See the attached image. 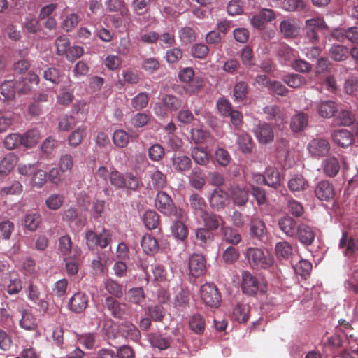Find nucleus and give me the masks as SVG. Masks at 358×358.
Here are the masks:
<instances>
[{
	"instance_id": "nucleus-1",
	"label": "nucleus",
	"mask_w": 358,
	"mask_h": 358,
	"mask_svg": "<svg viewBox=\"0 0 358 358\" xmlns=\"http://www.w3.org/2000/svg\"><path fill=\"white\" fill-rule=\"evenodd\" d=\"M245 255L250 266L254 269L267 270L273 266V257L268 251L258 248H249Z\"/></svg>"
},
{
	"instance_id": "nucleus-2",
	"label": "nucleus",
	"mask_w": 358,
	"mask_h": 358,
	"mask_svg": "<svg viewBox=\"0 0 358 358\" xmlns=\"http://www.w3.org/2000/svg\"><path fill=\"white\" fill-rule=\"evenodd\" d=\"M241 286L243 294L249 296L264 294L267 291V285L264 280H259L248 271L242 272Z\"/></svg>"
},
{
	"instance_id": "nucleus-3",
	"label": "nucleus",
	"mask_w": 358,
	"mask_h": 358,
	"mask_svg": "<svg viewBox=\"0 0 358 358\" xmlns=\"http://www.w3.org/2000/svg\"><path fill=\"white\" fill-rule=\"evenodd\" d=\"M110 181L117 189L135 191L138 189L141 180L131 173H122L113 171L110 174Z\"/></svg>"
},
{
	"instance_id": "nucleus-4",
	"label": "nucleus",
	"mask_w": 358,
	"mask_h": 358,
	"mask_svg": "<svg viewBox=\"0 0 358 358\" xmlns=\"http://www.w3.org/2000/svg\"><path fill=\"white\" fill-rule=\"evenodd\" d=\"M200 296L205 305L210 308L219 307L222 301L220 292L211 282H206L201 287Z\"/></svg>"
},
{
	"instance_id": "nucleus-5",
	"label": "nucleus",
	"mask_w": 358,
	"mask_h": 358,
	"mask_svg": "<svg viewBox=\"0 0 358 358\" xmlns=\"http://www.w3.org/2000/svg\"><path fill=\"white\" fill-rule=\"evenodd\" d=\"M323 29L327 30L329 27L322 17L308 19L305 22L306 37L313 44H316L319 42L318 31Z\"/></svg>"
},
{
	"instance_id": "nucleus-6",
	"label": "nucleus",
	"mask_w": 358,
	"mask_h": 358,
	"mask_svg": "<svg viewBox=\"0 0 358 358\" xmlns=\"http://www.w3.org/2000/svg\"><path fill=\"white\" fill-rule=\"evenodd\" d=\"M338 247L344 249L343 254L348 257L358 255V236H349L347 231H343Z\"/></svg>"
},
{
	"instance_id": "nucleus-7",
	"label": "nucleus",
	"mask_w": 358,
	"mask_h": 358,
	"mask_svg": "<svg viewBox=\"0 0 358 358\" xmlns=\"http://www.w3.org/2000/svg\"><path fill=\"white\" fill-rule=\"evenodd\" d=\"M155 205L162 213L166 215H175L178 211V209L175 207L171 198L162 191L157 193Z\"/></svg>"
},
{
	"instance_id": "nucleus-8",
	"label": "nucleus",
	"mask_w": 358,
	"mask_h": 358,
	"mask_svg": "<svg viewBox=\"0 0 358 358\" xmlns=\"http://www.w3.org/2000/svg\"><path fill=\"white\" fill-rule=\"evenodd\" d=\"M174 216L176 220L171 227L172 234L176 238L184 241L188 236V229L185 224V222L187 220V214L185 210L179 208L178 213Z\"/></svg>"
},
{
	"instance_id": "nucleus-9",
	"label": "nucleus",
	"mask_w": 358,
	"mask_h": 358,
	"mask_svg": "<svg viewBox=\"0 0 358 358\" xmlns=\"http://www.w3.org/2000/svg\"><path fill=\"white\" fill-rule=\"evenodd\" d=\"M103 306L115 318L122 319L127 315V304L122 303L111 296L106 298Z\"/></svg>"
},
{
	"instance_id": "nucleus-10",
	"label": "nucleus",
	"mask_w": 358,
	"mask_h": 358,
	"mask_svg": "<svg viewBox=\"0 0 358 358\" xmlns=\"http://www.w3.org/2000/svg\"><path fill=\"white\" fill-rule=\"evenodd\" d=\"M206 268V259L200 254H193L189 259V271L190 275L195 278L200 277L205 273Z\"/></svg>"
},
{
	"instance_id": "nucleus-11",
	"label": "nucleus",
	"mask_w": 358,
	"mask_h": 358,
	"mask_svg": "<svg viewBox=\"0 0 358 358\" xmlns=\"http://www.w3.org/2000/svg\"><path fill=\"white\" fill-rule=\"evenodd\" d=\"M308 150L313 157H324L329 154L330 145L325 139H313L308 143Z\"/></svg>"
},
{
	"instance_id": "nucleus-12",
	"label": "nucleus",
	"mask_w": 358,
	"mask_h": 358,
	"mask_svg": "<svg viewBox=\"0 0 358 358\" xmlns=\"http://www.w3.org/2000/svg\"><path fill=\"white\" fill-rule=\"evenodd\" d=\"M315 194L321 201H330L335 195L334 186L327 180L319 182L315 187Z\"/></svg>"
},
{
	"instance_id": "nucleus-13",
	"label": "nucleus",
	"mask_w": 358,
	"mask_h": 358,
	"mask_svg": "<svg viewBox=\"0 0 358 358\" xmlns=\"http://www.w3.org/2000/svg\"><path fill=\"white\" fill-rule=\"evenodd\" d=\"M250 234L252 237L262 240L266 236L267 229L264 222L257 215L252 216L250 222Z\"/></svg>"
},
{
	"instance_id": "nucleus-14",
	"label": "nucleus",
	"mask_w": 358,
	"mask_h": 358,
	"mask_svg": "<svg viewBox=\"0 0 358 358\" xmlns=\"http://www.w3.org/2000/svg\"><path fill=\"white\" fill-rule=\"evenodd\" d=\"M299 224H298L297 222L289 215L283 216L278 221V226L279 229L287 236L290 238L296 236Z\"/></svg>"
},
{
	"instance_id": "nucleus-15",
	"label": "nucleus",
	"mask_w": 358,
	"mask_h": 358,
	"mask_svg": "<svg viewBox=\"0 0 358 358\" xmlns=\"http://www.w3.org/2000/svg\"><path fill=\"white\" fill-rule=\"evenodd\" d=\"M315 234L313 228L306 223H300L297 228V232L294 238H296L301 243L306 245H310L315 240Z\"/></svg>"
},
{
	"instance_id": "nucleus-16",
	"label": "nucleus",
	"mask_w": 358,
	"mask_h": 358,
	"mask_svg": "<svg viewBox=\"0 0 358 358\" xmlns=\"http://www.w3.org/2000/svg\"><path fill=\"white\" fill-rule=\"evenodd\" d=\"M88 305V296L81 292L75 293L69 300V309L76 313L83 312Z\"/></svg>"
},
{
	"instance_id": "nucleus-17",
	"label": "nucleus",
	"mask_w": 358,
	"mask_h": 358,
	"mask_svg": "<svg viewBox=\"0 0 358 358\" xmlns=\"http://www.w3.org/2000/svg\"><path fill=\"white\" fill-rule=\"evenodd\" d=\"M288 189L296 196H299L301 192L306 191L309 183L301 175H295L290 178L287 182Z\"/></svg>"
},
{
	"instance_id": "nucleus-18",
	"label": "nucleus",
	"mask_w": 358,
	"mask_h": 358,
	"mask_svg": "<svg viewBox=\"0 0 358 358\" xmlns=\"http://www.w3.org/2000/svg\"><path fill=\"white\" fill-rule=\"evenodd\" d=\"M255 136L262 144L271 143L274 138V134L271 127L267 123L258 124L255 129Z\"/></svg>"
},
{
	"instance_id": "nucleus-19",
	"label": "nucleus",
	"mask_w": 358,
	"mask_h": 358,
	"mask_svg": "<svg viewBox=\"0 0 358 358\" xmlns=\"http://www.w3.org/2000/svg\"><path fill=\"white\" fill-rule=\"evenodd\" d=\"M229 201L227 192L220 188L215 189L210 198V206L217 210L224 208Z\"/></svg>"
},
{
	"instance_id": "nucleus-20",
	"label": "nucleus",
	"mask_w": 358,
	"mask_h": 358,
	"mask_svg": "<svg viewBox=\"0 0 358 358\" xmlns=\"http://www.w3.org/2000/svg\"><path fill=\"white\" fill-rule=\"evenodd\" d=\"M280 31L285 38H294L299 34V27L294 19H287L280 23Z\"/></svg>"
},
{
	"instance_id": "nucleus-21",
	"label": "nucleus",
	"mask_w": 358,
	"mask_h": 358,
	"mask_svg": "<svg viewBox=\"0 0 358 358\" xmlns=\"http://www.w3.org/2000/svg\"><path fill=\"white\" fill-rule=\"evenodd\" d=\"M195 243L201 248L210 245L214 240V234L210 229L201 227L195 231Z\"/></svg>"
},
{
	"instance_id": "nucleus-22",
	"label": "nucleus",
	"mask_w": 358,
	"mask_h": 358,
	"mask_svg": "<svg viewBox=\"0 0 358 358\" xmlns=\"http://www.w3.org/2000/svg\"><path fill=\"white\" fill-rule=\"evenodd\" d=\"M234 203L239 206H245L248 200V192L238 185H231L228 188Z\"/></svg>"
},
{
	"instance_id": "nucleus-23",
	"label": "nucleus",
	"mask_w": 358,
	"mask_h": 358,
	"mask_svg": "<svg viewBox=\"0 0 358 358\" xmlns=\"http://www.w3.org/2000/svg\"><path fill=\"white\" fill-rule=\"evenodd\" d=\"M329 55L334 61L343 62L350 55V49L343 45H333L329 50Z\"/></svg>"
},
{
	"instance_id": "nucleus-24",
	"label": "nucleus",
	"mask_w": 358,
	"mask_h": 358,
	"mask_svg": "<svg viewBox=\"0 0 358 358\" xmlns=\"http://www.w3.org/2000/svg\"><path fill=\"white\" fill-rule=\"evenodd\" d=\"M28 293L29 299L38 305L39 310L45 313L48 309V303L40 298V292L37 286L30 282L28 286Z\"/></svg>"
},
{
	"instance_id": "nucleus-25",
	"label": "nucleus",
	"mask_w": 358,
	"mask_h": 358,
	"mask_svg": "<svg viewBox=\"0 0 358 358\" xmlns=\"http://www.w3.org/2000/svg\"><path fill=\"white\" fill-rule=\"evenodd\" d=\"M264 184L268 187L277 189L280 185V177L278 171L274 168L266 170L262 178Z\"/></svg>"
},
{
	"instance_id": "nucleus-26",
	"label": "nucleus",
	"mask_w": 358,
	"mask_h": 358,
	"mask_svg": "<svg viewBox=\"0 0 358 358\" xmlns=\"http://www.w3.org/2000/svg\"><path fill=\"white\" fill-rule=\"evenodd\" d=\"M334 142L342 148L350 145L353 141V137L350 132L346 129L335 131L332 134Z\"/></svg>"
},
{
	"instance_id": "nucleus-27",
	"label": "nucleus",
	"mask_w": 358,
	"mask_h": 358,
	"mask_svg": "<svg viewBox=\"0 0 358 358\" xmlns=\"http://www.w3.org/2000/svg\"><path fill=\"white\" fill-rule=\"evenodd\" d=\"M204 80L200 76H196L189 83L185 84L183 88L187 94L194 96L199 94L203 89Z\"/></svg>"
},
{
	"instance_id": "nucleus-28",
	"label": "nucleus",
	"mask_w": 358,
	"mask_h": 358,
	"mask_svg": "<svg viewBox=\"0 0 358 358\" xmlns=\"http://www.w3.org/2000/svg\"><path fill=\"white\" fill-rule=\"evenodd\" d=\"M189 327L195 334H202L206 327L204 317L199 313L192 314L189 317Z\"/></svg>"
},
{
	"instance_id": "nucleus-29",
	"label": "nucleus",
	"mask_w": 358,
	"mask_h": 358,
	"mask_svg": "<svg viewBox=\"0 0 358 358\" xmlns=\"http://www.w3.org/2000/svg\"><path fill=\"white\" fill-rule=\"evenodd\" d=\"M201 217L204 222L205 228L210 229L212 232L218 229L222 221L220 215L208 212H203Z\"/></svg>"
},
{
	"instance_id": "nucleus-30",
	"label": "nucleus",
	"mask_w": 358,
	"mask_h": 358,
	"mask_svg": "<svg viewBox=\"0 0 358 358\" xmlns=\"http://www.w3.org/2000/svg\"><path fill=\"white\" fill-rule=\"evenodd\" d=\"M317 110L320 115L329 118L336 112V105L333 101H322L317 106Z\"/></svg>"
},
{
	"instance_id": "nucleus-31",
	"label": "nucleus",
	"mask_w": 358,
	"mask_h": 358,
	"mask_svg": "<svg viewBox=\"0 0 358 358\" xmlns=\"http://www.w3.org/2000/svg\"><path fill=\"white\" fill-rule=\"evenodd\" d=\"M17 81L15 80H8L3 81L0 86V93L3 96L4 100L13 99L15 95V85Z\"/></svg>"
},
{
	"instance_id": "nucleus-32",
	"label": "nucleus",
	"mask_w": 358,
	"mask_h": 358,
	"mask_svg": "<svg viewBox=\"0 0 358 358\" xmlns=\"http://www.w3.org/2000/svg\"><path fill=\"white\" fill-rule=\"evenodd\" d=\"M323 171L329 177L336 176L340 170V164L337 158H327L323 162Z\"/></svg>"
},
{
	"instance_id": "nucleus-33",
	"label": "nucleus",
	"mask_w": 358,
	"mask_h": 358,
	"mask_svg": "<svg viewBox=\"0 0 358 358\" xmlns=\"http://www.w3.org/2000/svg\"><path fill=\"white\" fill-rule=\"evenodd\" d=\"M22 137V145L25 148L34 146L40 140V133L37 129H29L25 132Z\"/></svg>"
},
{
	"instance_id": "nucleus-34",
	"label": "nucleus",
	"mask_w": 358,
	"mask_h": 358,
	"mask_svg": "<svg viewBox=\"0 0 358 358\" xmlns=\"http://www.w3.org/2000/svg\"><path fill=\"white\" fill-rule=\"evenodd\" d=\"M127 296L129 302L139 306H142L145 299V294L142 287H134L129 289Z\"/></svg>"
},
{
	"instance_id": "nucleus-35",
	"label": "nucleus",
	"mask_w": 358,
	"mask_h": 358,
	"mask_svg": "<svg viewBox=\"0 0 358 358\" xmlns=\"http://www.w3.org/2000/svg\"><path fill=\"white\" fill-rule=\"evenodd\" d=\"M0 286L3 287L10 295L19 293L23 287L22 282L19 278H10L8 282L5 280L0 284Z\"/></svg>"
},
{
	"instance_id": "nucleus-36",
	"label": "nucleus",
	"mask_w": 358,
	"mask_h": 358,
	"mask_svg": "<svg viewBox=\"0 0 358 358\" xmlns=\"http://www.w3.org/2000/svg\"><path fill=\"white\" fill-rule=\"evenodd\" d=\"M308 115L303 113L295 115L291 121V129L294 132H299L305 129L308 124Z\"/></svg>"
},
{
	"instance_id": "nucleus-37",
	"label": "nucleus",
	"mask_w": 358,
	"mask_h": 358,
	"mask_svg": "<svg viewBox=\"0 0 358 358\" xmlns=\"http://www.w3.org/2000/svg\"><path fill=\"white\" fill-rule=\"evenodd\" d=\"M249 306L238 303L233 310V317L238 322H245L249 318Z\"/></svg>"
},
{
	"instance_id": "nucleus-38",
	"label": "nucleus",
	"mask_w": 358,
	"mask_h": 358,
	"mask_svg": "<svg viewBox=\"0 0 358 358\" xmlns=\"http://www.w3.org/2000/svg\"><path fill=\"white\" fill-rule=\"evenodd\" d=\"M141 246L147 254L156 252L159 249L157 239L150 234L143 236L141 240Z\"/></svg>"
},
{
	"instance_id": "nucleus-39",
	"label": "nucleus",
	"mask_w": 358,
	"mask_h": 358,
	"mask_svg": "<svg viewBox=\"0 0 358 358\" xmlns=\"http://www.w3.org/2000/svg\"><path fill=\"white\" fill-rule=\"evenodd\" d=\"M237 142L239 149L244 155L251 153L253 148L252 138L246 133H242L238 135Z\"/></svg>"
},
{
	"instance_id": "nucleus-40",
	"label": "nucleus",
	"mask_w": 358,
	"mask_h": 358,
	"mask_svg": "<svg viewBox=\"0 0 358 358\" xmlns=\"http://www.w3.org/2000/svg\"><path fill=\"white\" fill-rule=\"evenodd\" d=\"M249 86L245 81L237 82L233 89V96L235 101H241L244 100L248 94Z\"/></svg>"
},
{
	"instance_id": "nucleus-41",
	"label": "nucleus",
	"mask_w": 358,
	"mask_h": 358,
	"mask_svg": "<svg viewBox=\"0 0 358 358\" xmlns=\"http://www.w3.org/2000/svg\"><path fill=\"white\" fill-rule=\"evenodd\" d=\"M287 208L288 212L295 217H300L304 213V208L302 203L292 197L287 199Z\"/></svg>"
},
{
	"instance_id": "nucleus-42",
	"label": "nucleus",
	"mask_w": 358,
	"mask_h": 358,
	"mask_svg": "<svg viewBox=\"0 0 358 358\" xmlns=\"http://www.w3.org/2000/svg\"><path fill=\"white\" fill-rule=\"evenodd\" d=\"M20 326L25 330L34 331L37 327L34 316L31 313L24 310L20 320Z\"/></svg>"
},
{
	"instance_id": "nucleus-43",
	"label": "nucleus",
	"mask_w": 358,
	"mask_h": 358,
	"mask_svg": "<svg viewBox=\"0 0 358 358\" xmlns=\"http://www.w3.org/2000/svg\"><path fill=\"white\" fill-rule=\"evenodd\" d=\"M143 222L148 229H155L159 224V216L154 210H147L143 215Z\"/></svg>"
},
{
	"instance_id": "nucleus-44",
	"label": "nucleus",
	"mask_w": 358,
	"mask_h": 358,
	"mask_svg": "<svg viewBox=\"0 0 358 358\" xmlns=\"http://www.w3.org/2000/svg\"><path fill=\"white\" fill-rule=\"evenodd\" d=\"M283 81L292 88H298L306 83V79L296 73L286 75L283 77Z\"/></svg>"
},
{
	"instance_id": "nucleus-45",
	"label": "nucleus",
	"mask_w": 358,
	"mask_h": 358,
	"mask_svg": "<svg viewBox=\"0 0 358 358\" xmlns=\"http://www.w3.org/2000/svg\"><path fill=\"white\" fill-rule=\"evenodd\" d=\"M166 184V179L165 175L162 172L157 171H155L151 176V180L148 184L150 189H160L165 187Z\"/></svg>"
},
{
	"instance_id": "nucleus-46",
	"label": "nucleus",
	"mask_w": 358,
	"mask_h": 358,
	"mask_svg": "<svg viewBox=\"0 0 358 358\" xmlns=\"http://www.w3.org/2000/svg\"><path fill=\"white\" fill-rule=\"evenodd\" d=\"M189 203L192 209L194 210L196 213H201L203 214L205 211L206 202L203 197L199 194L194 193L189 197Z\"/></svg>"
},
{
	"instance_id": "nucleus-47",
	"label": "nucleus",
	"mask_w": 358,
	"mask_h": 358,
	"mask_svg": "<svg viewBox=\"0 0 358 358\" xmlns=\"http://www.w3.org/2000/svg\"><path fill=\"white\" fill-rule=\"evenodd\" d=\"M275 254L278 257L288 259L292 254V247L287 241L279 242L276 244Z\"/></svg>"
},
{
	"instance_id": "nucleus-48",
	"label": "nucleus",
	"mask_w": 358,
	"mask_h": 358,
	"mask_svg": "<svg viewBox=\"0 0 358 358\" xmlns=\"http://www.w3.org/2000/svg\"><path fill=\"white\" fill-rule=\"evenodd\" d=\"M223 230V236L227 243L233 245H237L241 241V236L238 231L231 227H224Z\"/></svg>"
},
{
	"instance_id": "nucleus-49",
	"label": "nucleus",
	"mask_w": 358,
	"mask_h": 358,
	"mask_svg": "<svg viewBox=\"0 0 358 358\" xmlns=\"http://www.w3.org/2000/svg\"><path fill=\"white\" fill-rule=\"evenodd\" d=\"M105 288L110 294L116 298H121L123 296L122 285L111 279L106 281Z\"/></svg>"
},
{
	"instance_id": "nucleus-50",
	"label": "nucleus",
	"mask_w": 358,
	"mask_h": 358,
	"mask_svg": "<svg viewBox=\"0 0 358 358\" xmlns=\"http://www.w3.org/2000/svg\"><path fill=\"white\" fill-rule=\"evenodd\" d=\"M72 249V241L69 236L65 235L59 238L58 250L64 256L71 253Z\"/></svg>"
},
{
	"instance_id": "nucleus-51",
	"label": "nucleus",
	"mask_w": 358,
	"mask_h": 358,
	"mask_svg": "<svg viewBox=\"0 0 358 358\" xmlns=\"http://www.w3.org/2000/svg\"><path fill=\"white\" fill-rule=\"evenodd\" d=\"M14 228V224L10 220H0V239H9Z\"/></svg>"
},
{
	"instance_id": "nucleus-52",
	"label": "nucleus",
	"mask_w": 358,
	"mask_h": 358,
	"mask_svg": "<svg viewBox=\"0 0 358 358\" xmlns=\"http://www.w3.org/2000/svg\"><path fill=\"white\" fill-rule=\"evenodd\" d=\"M41 222V217L36 213L28 214L24 218V225L26 228L31 231H34L37 229Z\"/></svg>"
},
{
	"instance_id": "nucleus-53",
	"label": "nucleus",
	"mask_w": 358,
	"mask_h": 358,
	"mask_svg": "<svg viewBox=\"0 0 358 358\" xmlns=\"http://www.w3.org/2000/svg\"><path fill=\"white\" fill-rule=\"evenodd\" d=\"M3 143L8 150H13L19 145H22L21 135L15 133L10 134L5 138Z\"/></svg>"
},
{
	"instance_id": "nucleus-54",
	"label": "nucleus",
	"mask_w": 358,
	"mask_h": 358,
	"mask_svg": "<svg viewBox=\"0 0 358 358\" xmlns=\"http://www.w3.org/2000/svg\"><path fill=\"white\" fill-rule=\"evenodd\" d=\"M78 16L76 14L71 13L65 17L62 23V27L65 31L69 32L78 25Z\"/></svg>"
},
{
	"instance_id": "nucleus-55",
	"label": "nucleus",
	"mask_w": 358,
	"mask_h": 358,
	"mask_svg": "<svg viewBox=\"0 0 358 358\" xmlns=\"http://www.w3.org/2000/svg\"><path fill=\"white\" fill-rule=\"evenodd\" d=\"M24 27L28 32L35 34L40 30L41 24L38 19L31 15H29L25 18Z\"/></svg>"
},
{
	"instance_id": "nucleus-56",
	"label": "nucleus",
	"mask_w": 358,
	"mask_h": 358,
	"mask_svg": "<svg viewBox=\"0 0 358 358\" xmlns=\"http://www.w3.org/2000/svg\"><path fill=\"white\" fill-rule=\"evenodd\" d=\"M15 158H2L0 161V176H7L16 165Z\"/></svg>"
},
{
	"instance_id": "nucleus-57",
	"label": "nucleus",
	"mask_w": 358,
	"mask_h": 358,
	"mask_svg": "<svg viewBox=\"0 0 358 358\" xmlns=\"http://www.w3.org/2000/svg\"><path fill=\"white\" fill-rule=\"evenodd\" d=\"M191 52L194 57L202 59L208 56L209 48L203 43H196L192 47Z\"/></svg>"
},
{
	"instance_id": "nucleus-58",
	"label": "nucleus",
	"mask_w": 358,
	"mask_h": 358,
	"mask_svg": "<svg viewBox=\"0 0 358 358\" xmlns=\"http://www.w3.org/2000/svg\"><path fill=\"white\" fill-rule=\"evenodd\" d=\"M120 329L126 336L131 339H137L140 336L138 329L130 322H124L120 325Z\"/></svg>"
},
{
	"instance_id": "nucleus-59",
	"label": "nucleus",
	"mask_w": 358,
	"mask_h": 358,
	"mask_svg": "<svg viewBox=\"0 0 358 358\" xmlns=\"http://www.w3.org/2000/svg\"><path fill=\"white\" fill-rule=\"evenodd\" d=\"M282 8L286 11L292 12L303 10L305 8V4L303 0H284Z\"/></svg>"
},
{
	"instance_id": "nucleus-60",
	"label": "nucleus",
	"mask_w": 358,
	"mask_h": 358,
	"mask_svg": "<svg viewBox=\"0 0 358 358\" xmlns=\"http://www.w3.org/2000/svg\"><path fill=\"white\" fill-rule=\"evenodd\" d=\"M345 92L350 95H355L358 93V78L355 76H350L344 83Z\"/></svg>"
},
{
	"instance_id": "nucleus-61",
	"label": "nucleus",
	"mask_w": 358,
	"mask_h": 358,
	"mask_svg": "<svg viewBox=\"0 0 358 358\" xmlns=\"http://www.w3.org/2000/svg\"><path fill=\"white\" fill-rule=\"evenodd\" d=\"M113 143L120 148L125 147L129 143V136L126 131L120 129L114 132Z\"/></svg>"
},
{
	"instance_id": "nucleus-62",
	"label": "nucleus",
	"mask_w": 358,
	"mask_h": 358,
	"mask_svg": "<svg viewBox=\"0 0 358 358\" xmlns=\"http://www.w3.org/2000/svg\"><path fill=\"white\" fill-rule=\"evenodd\" d=\"M64 202V196L60 194H51L45 201V204L49 209L57 210Z\"/></svg>"
},
{
	"instance_id": "nucleus-63",
	"label": "nucleus",
	"mask_w": 358,
	"mask_h": 358,
	"mask_svg": "<svg viewBox=\"0 0 358 358\" xmlns=\"http://www.w3.org/2000/svg\"><path fill=\"white\" fill-rule=\"evenodd\" d=\"M76 124V118L72 115H64L59 120L58 128L60 131H67Z\"/></svg>"
},
{
	"instance_id": "nucleus-64",
	"label": "nucleus",
	"mask_w": 358,
	"mask_h": 358,
	"mask_svg": "<svg viewBox=\"0 0 358 358\" xmlns=\"http://www.w3.org/2000/svg\"><path fill=\"white\" fill-rule=\"evenodd\" d=\"M85 135V128L83 127H78L73 131L69 137V142L71 145H78Z\"/></svg>"
}]
</instances>
